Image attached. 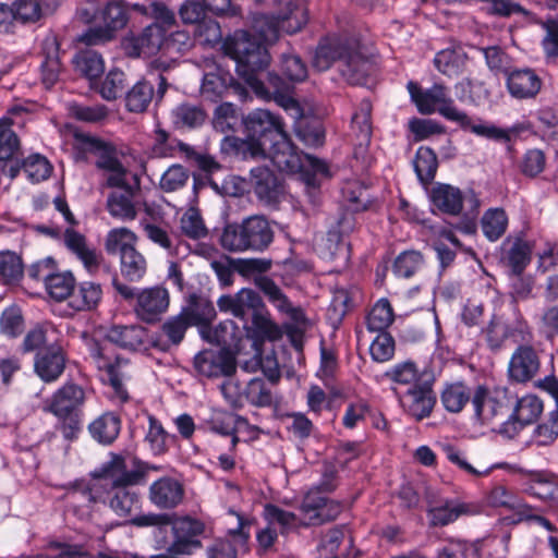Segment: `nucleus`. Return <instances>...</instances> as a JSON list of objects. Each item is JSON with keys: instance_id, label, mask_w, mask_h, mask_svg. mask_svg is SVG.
<instances>
[{"instance_id": "17", "label": "nucleus", "mask_w": 558, "mask_h": 558, "mask_svg": "<svg viewBox=\"0 0 558 558\" xmlns=\"http://www.w3.org/2000/svg\"><path fill=\"white\" fill-rule=\"evenodd\" d=\"M544 410L543 401L534 395L524 396L515 401L512 413L501 424L500 433L515 436L524 426L534 423Z\"/></svg>"}, {"instance_id": "58", "label": "nucleus", "mask_w": 558, "mask_h": 558, "mask_svg": "<svg viewBox=\"0 0 558 558\" xmlns=\"http://www.w3.org/2000/svg\"><path fill=\"white\" fill-rule=\"evenodd\" d=\"M50 558H90L86 544H74L62 539H51L46 544Z\"/></svg>"}, {"instance_id": "30", "label": "nucleus", "mask_w": 558, "mask_h": 558, "mask_svg": "<svg viewBox=\"0 0 558 558\" xmlns=\"http://www.w3.org/2000/svg\"><path fill=\"white\" fill-rule=\"evenodd\" d=\"M184 496L183 485L175 478L163 476L149 487V500L159 509H173Z\"/></svg>"}, {"instance_id": "46", "label": "nucleus", "mask_w": 558, "mask_h": 558, "mask_svg": "<svg viewBox=\"0 0 558 558\" xmlns=\"http://www.w3.org/2000/svg\"><path fill=\"white\" fill-rule=\"evenodd\" d=\"M471 399L469 387L461 381L447 384L440 395L444 408L451 413L461 412Z\"/></svg>"}, {"instance_id": "7", "label": "nucleus", "mask_w": 558, "mask_h": 558, "mask_svg": "<svg viewBox=\"0 0 558 558\" xmlns=\"http://www.w3.org/2000/svg\"><path fill=\"white\" fill-rule=\"evenodd\" d=\"M85 150L95 158L97 170L107 173L101 186H124L129 169L121 158L125 156L122 148L114 143L95 136H86L83 140Z\"/></svg>"}, {"instance_id": "20", "label": "nucleus", "mask_w": 558, "mask_h": 558, "mask_svg": "<svg viewBox=\"0 0 558 558\" xmlns=\"http://www.w3.org/2000/svg\"><path fill=\"white\" fill-rule=\"evenodd\" d=\"M217 305L221 312L230 313L240 318L244 327H247L251 315L258 311L264 302L256 291L244 288L233 295H221Z\"/></svg>"}, {"instance_id": "11", "label": "nucleus", "mask_w": 558, "mask_h": 558, "mask_svg": "<svg viewBox=\"0 0 558 558\" xmlns=\"http://www.w3.org/2000/svg\"><path fill=\"white\" fill-rule=\"evenodd\" d=\"M166 29L159 23H151L141 33L124 38L123 49L131 58L150 57L163 52Z\"/></svg>"}, {"instance_id": "33", "label": "nucleus", "mask_w": 558, "mask_h": 558, "mask_svg": "<svg viewBox=\"0 0 558 558\" xmlns=\"http://www.w3.org/2000/svg\"><path fill=\"white\" fill-rule=\"evenodd\" d=\"M432 204L441 213L459 216L463 209V194L460 189L446 183H436L430 192Z\"/></svg>"}, {"instance_id": "13", "label": "nucleus", "mask_w": 558, "mask_h": 558, "mask_svg": "<svg viewBox=\"0 0 558 558\" xmlns=\"http://www.w3.org/2000/svg\"><path fill=\"white\" fill-rule=\"evenodd\" d=\"M168 81L162 74H158L155 82L143 78L132 86L125 95V107L130 112H144L155 99L159 102L167 89Z\"/></svg>"}, {"instance_id": "57", "label": "nucleus", "mask_w": 558, "mask_h": 558, "mask_svg": "<svg viewBox=\"0 0 558 558\" xmlns=\"http://www.w3.org/2000/svg\"><path fill=\"white\" fill-rule=\"evenodd\" d=\"M148 422L149 427L145 439L149 444L151 452L157 456L166 453L175 437L167 433L155 416L149 415Z\"/></svg>"}, {"instance_id": "63", "label": "nucleus", "mask_w": 558, "mask_h": 558, "mask_svg": "<svg viewBox=\"0 0 558 558\" xmlns=\"http://www.w3.org/2000/svg\"><path fill=\"white\" fill-rule=\"evenodd\" d=\"M180 228L184 235L192 240H198L207 236L208 229L198 209L189 208L180 219Z\"/></svg>"}, {"instance_id": "10", "label": "nucleus", "mask_w": 558, "mask_h": 558, "mask_svg": "<svg viewBox=\"0 0 558 558\" xmlns=\"http://www.w3.org/2000/svg\"><path fill=\"white\" fill-rule=\"evenodd\" d=\"M300 525L303 527L317 526L333 521L342 511L341 502L319 495L316 489H310L300 506Z\"/></svg>"}, {"instance_id": "45", "label": "nucleus", "mask_w": 558, "mask_h": 558, "mask_svg": "<svg viewBox=\"0 0 558 558\" xmlns=\"http://www.w3.org/2000/svg\"><path fill=\"white\" fill-rule=\"evenodd\" d=\"M372 104L368 99H363L351 119V128L354 132L360 146H366L372 138Z\"/></svg>"}, {"instance_id": "21", "label": "nucleus", "mask_w": 558, "mask_h": 558, "mask_svg": "<svg viewBox=\"0 0 558 558\" xmlns=\"http://www.w3.org/2000/svg\"><path fill=\"white\" fill-rule=\"evenodd\" d=\"M111 470L117 481L123 484L144 485L147 482L148 473L161 470L160 465L150 464L136 457L126 459L121 454L111 453Z\"/></svg>"}, {"instance_id": "52", "label": "nucleus", "mask_w": 558, "mask_h": 558, "mask_svg": "<svg viewBox=\"0 0 558 558\" xmlns=\"http://www.w3.org/2000/svg\"><path fill=\"white\" fill-rule=\"evenodd\" d=\"M121 275L129 281H140L147 271L145 256L135 247L120 257Z\"/></svg>"}, {"instance_id": "38", "label": "nucleus", "mask_w": 558, "mask_h": 558, "mask_svg": "<svg viewBox=\"0 0 558 558\" xmlns=\"http://www.w3.org/2000/svg\"><path fill=\"white\" fill-rule=\"evenodd\" d=\"M102 296L101 286L92 281H83L73 290L70 306L75 311H92L97 307Z\"/></svg>"}, {"instance_id": "43", "label": "nucleus", "mask_w": 558, "mask_h": 558, "mask_svg": "<svg viewBox=\"0 0 558 558\" xmlns=\"http://www.w3.org/2000/svg\"><path fill=\"white\" fill-rule=\"evenodd\" d=\"M274 385L275 384H271L268 379L265 380L263 377L251 378L244 388L245 400L257 408L270 407L274 402L271 390Z\"/></svg>"}, {"instance_id": "1", "label": "nucleus", "mask_w": 558, "mask_h": 558, "mask_svg": "<svg viewBox=\"0 0 558 558\" xmlns=\"http://www.w3.org/2000/svg\"><path fill=\"white\" fill-rule=\"evenodd\" d=\"M407 87L412 100L423 114H432L437 111L445 119L459 124L461 129L496 142L508 143L511 140V133H518L517 128L501 129L485 123L481 119L473 120L466 112L456 107L444 84L435 83L430 88L423 90L416 83L410 81Z\"/></svg>"}, {"instance_id": "14", "label": "nucleus", "mask_w": 558, "mask_h": 558, "mask_svg": "<svg viewBox=\"0 0 558 558\" xmlns=\"http://www.w3.org/2000/svg\"><path fill=\"white\" fill-rule=\"evenodd\" d=\"M433 384V378L425 379L409 387L404 393H398L402 408L417 421L428 417L436 404Z\"/></svg>"}, {"instance_id": "32", "label": "nucleus", "mask_w": 558, "mask_h": 558, "mask_svg": "<svg viewBox=\"0 0 558 558\" xmlns=\"http://www.w3.org/2000/svg\"><path fill=\"white\" fill-rule=\"evenodd\" d=\"M221 153L242 160L266 159L267 147L246 135V138L225 136L220 143Z\"/></svg>"}, {"instance_id": "36", "label": "nucleus", "mask_w": 558, "mask_h": 558, "mask_svg": "<svg viewBox=\"0 0 558 558\" xmlns=\"http://www.w3.org/2000/svg\"><path fill=\"white\" fill-rule=\"evenodd\" d=\"M254 354L247 360H241L240 366L246 373H256L262 371L263 375L271 383L277 384L280 379V371L277 360L274 356H263L260 343L253 342Z\"/></svg>"}, {"instance_id": "44", "label": "nucleus", "mask_w": 558, "mask_h": 558, "mask_svg": "<svg viewBox=\"0 0 558 558\" xmlns=\"http://www.w3.org/2000/svg\"><path fill=\"white\" fill-rule=\"evenodd\" d=\"M75 286L76 280L71 271H52L45 282L47 293L58 302L71 299Z\"/></svg>"}, {"instance_id": "39", "label": "nucleus", "mask_w": 558, "mask_h": 558, "mask_svg": "<svg viewBox=\"0 0 558 558\" xmlns=\"http://www.w3.org/2000/svg\"><path fill=\"white\" fill-rule=\"evenodd\" d=\"M192 325H209L216 318V310L208 299L193 294L190 296L189 305L181 312Z\"/></svg>"}, {"instance_id": "49", "label": "nucleus", "mask_w": 558, "mask_h": 558, "mask_svg": "<svg viewBox=\"0 0 558 558\" xmlns=\"http://www.w3.org/2000/svg\"><path fill=\"white\" fill-rule=\"evenodd\" d=\"M75 70L88 80L99 77L105 71V62L98 52L82 50L73 58Z\"/></svg>"}, {"instance_id": "23", "label": "nucleus", "mask_w": 558, "mask_h": 558, "mask_svg": "<svg viewBox=\"0 0 558 558\" xmlns=\"http://www.w3.org/2000/svg\"><path fill=\"white\" fill-rule=\"evenodd\" d=\"M481 512L482 506L478 502L445 499L439 506L428 509V517L432 526H446L460 517H473Z\"/></svg>"}, {"instance_id": "48", "label": "nucleus", "mask_w": 558, "mask_h": 558, "mask_svg": "<svg viewBox=\"0 0 558 558\" xmlns=\"http://www.w3.org/2000/svg\"><path fill=\"white\" fill-rule=\"evenodd\" d=\"M296 137L308 147H319L325 143V129L317 119H301L294 126Z\"/></svg>"}, {"instance_id": "40", "label": "nucleus", "mask_w": 558, "mask_h": 558, "mask_svg": "<svg viewBox=\"0 0 558 558\" xmlns=\"http://www.w3.org/2000/svg\"><path fill=\"white\" fill-rule=\"evenodd\" d=\"M171 118L178 129H197L205 123L207 114L201 106L183 102L172 110Z\"/></svg>"}, {"instance_id": "41", "label": "nucleus", "mask_w": 558, "mask_h": 558, "mask_svg": "<svg viewBox=\"0 0 558 558\" xmlns=\"http://www.w3.org/2000/svg\"><path fill=\"white\" fill-rule=\"evenodd\" d=\"M137 235L125 227L111 229L105 239V250L109 255L119 254L120 257L136 247Z\"/></svg>"}, {"instance_id": "42", "label": "nucleus", "mask_w": 558, "mask_h": 558, "mask_svg": "<svg viewBox=\"0 0 558 558\" xmlns=\"http://www.w3.org/2000/svg\"><path fill=\"white\" fill-rule=\"evenodd\" d=\"M129 10L130 5L125 0H110L101 10V20L116 35L118 31L126 26L130 19Z\"/></svg>"}, {"instance_id": "3", "label": "nucleus", "mask_w": 558, "mask_h": 558, "mask_svg": "<svg viewBox=\"0 0 558 558\" xmlns=\"http://www.w3.org/2000/svg\"><path fill=\"white\" fill-rule=\"evenodd\" d=\"M335 63L352 85L365 84L372 71L371 61L356 50V43L336 35L320 40L313 57V66L326 71Z\"/></svg>"}, {"instance_id": "31", "label": "nucleus", "mask_w": 558, "mask_h": 558, "mask_svg": "<svg viewBox=\"0 0 558 558\" xmlns=\"http://www.w3.org/2000/svg\"><path fill=\"white\" fill-rule=\"evenodd\" d=\"M44 60L40 65L41 81L47 88L52 87L62 71L60 61V44L54 34H48L41 41Z\"/></svg>"}, {"instance_id": "12", "label": "nucleus", "mask_w": 558, "mask_h": 558, "mask_svg": "<svg viewBox=\"0 0 558 558\" xmlns=\"http://www.w3.org/2000/svg\"><path fill=\"white\" fill-rule=\"evenodd\" d=\"M193 364L196 373L206 378L228 377L236 368L235 357L228 349L203 350L194 356Z\"/></svg>"}, {"instance_id": "51", "label": "nucleus", "mask_w": 558, "mask_h": 558, "mask_svg": "<svg viewBox=\"0 0 558 558\" xmlns=\"http://www.w3.org/2000/svg\"><path fill=\"white\" fill-rule=\"evenodd\" d=\"M245 328L253 331L257 342L264 339L275 340L279 337V329L271 322L265 305L251 315Z\"/></svg>"}, {"instance_id": "62", "label": "nucleus", "mask_w": 558, "mask_h": 558, "mask_svg": "<svg viewBox=\"0 0 558 558\" xmlns=\"http://www.w3.org/2000/svg\"><path fill=\"white\" fill-rule=\"evenodd\" d=\"M355 213L349 209H343L335 223L331 225L327 232V240L336 245L340 244L345 236L352 233L356 226Z\"/></svg>"}, {"instance_id": "22", "label": "nucleus", "mask_w": 558, "mask_h": 558, "mask_svg": "<svg viewBox=\"0 0 558 558\" xmlns=\"http://www.w3.org/2000/svg\"><path fill=\"white\" fill-rule=\"evenodd\" d=\"M90 356L99 369L106 371L114 397L121 402H126L129 393L123 385L124 373L122 372V366L126 365L128 361L121 357H116L114 361H111V357L106 354V348L97 342L90 348Z\"/></svg>"}, {"instance_id": "47", "label": "nucleus", "mask_w": 558, "mask_h": 558, "mask_svg": "<svg viewBox=\"0 0 558 558\" xmlns=\"http://www.w3.org/2000/svg\"><path fill=\"white\" fill-rule=\"evenodd\" d=\"M414 170L423 185H428L435 179L438 160L435 151L429 147H420L415 154Z\"/></svg>"}, {"instance_id": "50", "label": "nucleus", "mask_w": 558, "mask_h": 558, "mask_svg": "<svg viewBox=\"0 0 558 558\" xmlns=\"http://www.w3.org/2000/svg\"><path fill=\"white\" fill-rule=\"evenodd\" d=\"M395 313L390 302L383 298L372 307L366 317L367 329L372 332L387 331V328L393 323Z\"/></svg>"}, {"instance_id": "28", "label": "nucleus", "mask_w": 558, "mask_h": 558, "mask_svg": "<svg viewBox=\"0 0 558 558\" xmlns=\"http://www.w3.org/2000/svg\"><path fill=\"white\" fill-rule=\"evenodd\" d=\"M174 534V541L169 547L173 554H191L193 549L202 546L195 537L203 532V525L190 518L175 520L172 515V524L169 526Z\"/></svg>"}, {"instance_id": "4", "label": "nucleus", "mask_w": 558, "mask_h": 558, "mask_svg": "<svg viewBox=\"0 0 558 558\" xmlns=\"http://www.w3.org/2000/svg\"><path fill=\"white\" fill-rule=\"evenodd\" d=\"M266 158H269L279 171L299 173L308 190L318 189L322 180L330 175L327 163L313 155L300 151L288 133L267 147Z\"/></svg>"}, {"instance_id": "5", "label": "nucleus", "mask_w": 558, "mask_h": 558, "mask_svg": "<svg viewBox=\"0 0 558 558\" xmlns=\"http://www.w3.org/2000/svg\"><path fill=\"white\" fill-rule=\"evenodd\" d=\"M274 229L265 216L253 215L241 222L227 223L220 235V246L230 253L266 251L274 242Z\"/></svg>"}, {"instance_id": "59", "label": "nucleus", "mask_w": 558, "mask_h": 558, "mask_svg": "<svg viewBox=\"0 0 558 558\" xmlns=\"http://www.w3.org/2000/svg\"><path fill=\"white\" fill-rule=\"evenodd\" d=\"M132 10L143 16L156 20V23L161 22L167 25H173L175 23L174 12L170 10L165 2L159 0L134 3L132 4Z\"/></svg>"}, {"instance_id": "54", "label": "nucleus", "mask_w": 558, "mask_h": 558, "mask_svg": "<svg viewBox=\"0 0 558 558\" xmlns=\"http://www.w3.org/2000/svg\"><path fill=\"white\" fill-rule=\"evenodd\" d=\"M481 226L484 235L492 242L504 235L508 226V217L501 208H490L482 217Z\"/></svg>"}, {"instance_id": "18", "label": "nucleus", "mask_w": 558, "mask_h": 558, "mask_svg": "<svg viewBox=\"0 0 558 558\" xmlns=\"http://www.w3.org/2000/svg\"><path fill=\"white\" fill-rule=\"evenodd\" d=\"M508 397L507 390L490 392L487 388L478 386L472 396L471 402L475 416L482 424H490L506 414Z\"/></svg>"}, {"instance_id": "27", "label": "nucleus", "mask_w": 558, "mask_h": 558, "mask_svg": "<svg viewBox=\"0 0 558 558\" xmlns=\"http://www.w3.org/2000/svg\"><path fill=\"white\" fill-rule=\"evenodd\" d=\"M539 366L536 351L531 345H519L510 359L508 374L511 380L523 384L537 375Z\"/></svg>"}, {"instance_id": "35", "label": "nucleus", "mask_w": 558, "mask_h": 558, "mask_svg": "<svg viewBox=\"0 0 558 558\" xmlns=\"http://www.w3.org/2000/svg\"><path fill=\"white\" fill-rule=\"evenodd\" d=\"M146 329L141 325L112 326L106 335L109 342L126 350H136L144 344Z\"/></svg>"}, {"instance_id": "2", "label": "nucleus", "mask_w": 558, "mask_h": 558, "mask_svg": "<svg viewBox=\"0 0 558 558\" xmlns=\"http://www.w3.org/2000/svg\"><path fill=\"white\" fill-rule=\"evenodd\" d=\"M223 51L236 63L238 75L259 98L269 96L260 75L270 64L268 48L256 36L246 31H236L223 43Z\"/></svg>"}, {"instance_id": "61", "label": "nucleus", "mask_w": 558, "mask_h": 558, "mask_svg": "<svg viewBox=\"0 0 558 558\" xmlns=\"http://www.w3.org/2000/svg\"><path fill=\"white\" fill-rule=\"evenodd\" d=\"M232 82L233 78L230 75L206 73L201 87L202 95L210 101H217L225 95L229 86L233 85Z\"/></svg>"}, {"instance_id": "19", "label": "nucleus", "mask_w": 558, "mask_h": 558, "mask_svg": "<svg viewBox=\"0 0 558 558\" xmlns=\"http://www.w3.org/2000/svg\"><path fill=\"white\" fill-rule=\"evenodd\" d=\"M133 181L134 183L130 184L125 178L124 186H108L121 190L111 192L107 197L106 208L111 217L122 221H132L136 218L137 209L133 199L141 187V180L136 173L133 174Z\"/></svg>"}, {"instance_id": "55", "label": "nucleus", "mask_w": 558, "mask_h": 558, "mask_svg": "<svg viewBox=\"0 0 558 558\" xmlns=\"http://www.w3.org/2000/svg\"><path fill=\"white\" fill-rule=\"evenodd\" d=\"M465 64V53L453 49H444L434 58L435 68L448 77L459 75Z\"/></svg>"}, {"instance_id": "15", "label": "nucleus", "mask_w": 558, "mask_h": 558, "mask_svg": "<svg viewBox=\"0 0 558 558\" xmlns=\"http://www.w3.org/2000/svg\"><path fill=\"white\" fill-rule=\"evenodd\" d=\"M169 303L167 289L159 286L145 288L137 291L133 311L142 322L154 324L167 312Z\"/></svg>"}, {"instance_id": "16", "label": "nucleus", "mask_w": 558, "mask_h": 558, "mask_svg": "<svg viewBox=\"0 0 558 558\" xmlns=\"http://www.w3.org/2000/svg\"><path fill=\"white\" fill-rule=\"evenodd\" d=\"M85 401L86 393L84 388L69 381L54 391L45 410L57 417L81 415Z\"/></svg>"}, {"instance_id": "6", "label": "nucleus", "mask_w": 558, "mask_h": 558, "mask_svg": "<svg viewBox=\"0 0 558 558\" xmlns=\"http://www.w3.org/2000/svg\"><path fill=\"white\" fill-rule=\"evenodd\" d=\"M306 0H274L272 14L254 17V36L264 45L274 44L279 33L294 34L307 23Z\"/></svg>"}, {"instance_id": "34", "label": "nucleus", "mask_w": 558, "mask_h": 558, "mask_svg": "<svg viewBox=\"0 0 558 558\" xmlns=\"http://www.w3.org/2000/svg\"><path fill=\"white\" fill-rule=\"evenodd\" d=\"M186 315L180 313L169 317L160 326L155 347L168 351L171 347H178L184 339L187 328L191 326Z\"/></svg>"}, {"instance_id": "56", "label": "nucleus", "mask_w": 558, "mask_h": 558, "mask_svg": "<svg viewBox=\"0 0 558 558\" xmlns=\"http://www.w3.org/2000/svg\"><path fill=\"white\" fill-rule=\"evenodd\" d=\"M342 196L345 209L360 213L368 207L369 194L367 187L360 181L345 182L342 187Z\"/></svg>"}, {"instance_id": "53", "label": "nucleus", "mask_w": 558, "mask_h": 558, "mask_svg": "<svg viewBox=\"0 0 558 558\" xmlns=\"http://www.w3.org/2000/svg\"><path fill=\"white\" fill-rule=\"evenodd\" d=\"M487 501L492 507L517 510L520 514L532 507L523 504L518 496L504 485H495L487 495Z\"/></svg>"}, {"instance_id": "37", "label": "nucleus", "mask_w": 558, "mask_h": 558, "mask_svg": "<svg viewBox=\"0 0 558 558\" xmlns=\"http://www.w3.org/2000/svg\"><path fill=\"white\" fill-rule=\"evenodd\" d=\"M92 437L101 445H111L121 430V418L113 412H105L88 425Z\"/></svg>"}, {"instance_id": "60", "label": "nucleus", "mask_w": 558, "mask_h": 558, "mask_svg": "<svg viewBox=\"0 0 558 558\" xmlns=\"http://www.w3.org/2000/svg\"><path fill=\"white\" fill-rule=\"evenodd\" d=\"M279 66L282 74L293 83L303 82L307 77V66L302 58L292 52L287 51L280 54Z\"/></svg>"}, {"instance_id": "24", "label": "nucleus", "mask_w": 558, "mask_h": 558, "mask_svg": "<svg viewBox=\"0 0 558 558\" xmlns=\"http://www.w3.org/2000/svg\"><path fill=\"white\" fill-rule=\"evenodd\" d=\"M543 81L531 68L511 69L506 75V87L511 97L533 99L541 92Z\"/></svg>"}, {"instance_id": "8", "label": "nucleus", "mask_w": 558, "mask_h": 558, "mask_svg": "<svg viewBox=\"0 0 558 558\" xmlns=\"http://www.w3.org/2000/svg\"><path fill=\"white\" fill-rule=\"evenodd\" d=\"M95 477L104 481V487L108 488L109 507L119 517H128L134 508L140 506V495L132 489L137 484H123L117 481L111 470V459L102 463Z\"/></svg>"}, {"instance_id": "26", "label": "nucleus", "mask_w": 558, "mask_h": 558, "mask_svg": "<svg viewBox=\"0 0 558 558\" xmlns=\"http://www.w3.org/2000/svg\"><path fill=\"white\" fill-rule=\"evenodd\" d=\"M65 361L62 348L52 343L36 353L34 369L41 380L52 383L64 372Z\"/></svg>"}, {"instance_id": "29", "label": "nucleus", "mask_w": 558, "mask_h": 558, "mask_svg": "<svg viewBox=\"0 0 558 558\" xmlns=\"http://www.w3.org/2000/svg\"><path fill=\"white\" fill-rule=\"evenodd\" d=\"M251 183L257 198L265 204H277L283 194L281 181L267 167L253 168L251 170Z\"/></svg>"}, {"instance_id": "64", "label": "nucleus", "mask_w": 558, "mask_h": 558, "mask_svg": "<svg viewBox=\"0 0 558 558\" xmlns=\"http://www.w3.org/2000/svg\"><path fill=\"white\" fill-rule=\"evenodd\" d=\"M424 264L423 255L417 251L402 252L393 263V272L398 277L410 278L416 274Z\"/></svg>"}, {"instance_id": "9", "label": "nucleus", "mask_w": 558, "mask_h": 558, "mask_svg": "<svg viewBox=\"0 0 558 558\" xmlns=\"http://www.w3.org/2000/svg\"><path fill=\"white\" fill-rule=\"evenodd\" d=\"M246 135L256 140L264 147L271 146L287 134L282 119L266 109H255L244 119Z\"/></svg>"}, {"instance_id": "25", "label": "nucleus", "mask_w": 558, "mask_h": 558, "mask_svg": "<svg viewBox=\"0 0 558 558\" xmlns=\"http://www.w3.org/2000/svg\"><path fill=\"white\" fill-rule=\"evenodd\" d=\"M63 243L65 247L82 262L84 268L92 275L96 274L104 260L93 245H90L86 236L73 228H68L63 232Z\"/></svg>"}]
</instances>
